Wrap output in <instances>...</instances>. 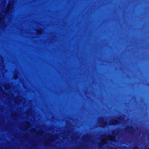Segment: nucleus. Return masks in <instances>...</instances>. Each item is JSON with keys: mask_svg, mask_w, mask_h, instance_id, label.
Listing matches in <instances>:
<instances>
[{"mask_svg": "<svg viewBox=\"0 0 149 149\" xmlns=\"http://www.w3.org/2000/svg\"><path fill=\"white\" fill-rule=\"evenodd\" d=\"M42 33V30L41 29H38L36 31V34L41 35Z\"/></svg>", "mask_w": 149, "mask_h": 149, "instance_id": "nucleus-8", "label": "nucleus"}, {"mask_svg": "<svg viewBox=\"0 0 149 149\" xmlns=\"http://www.w3.org/2000/svg\"><path fill=\"white\" fill-rule=\"evenodd\" d=\"M101 122L103 123L104 122V120H103V118H101Z\"/></svg>", "mask_w": 149, "mask_h": 149, "instance_id": "nucleus-13", "label": "nucleus"}, {"mask_svg": "<svg viewBox=\"0 0 149 149\" xmlns=\"http://www.w3.org/2000/svg\"><path fill=\"white\" fill-rule=\"evenodd\" d=\"M85 135H84V138H85ZM85 141V139H84V141Z\"/></svg>", "mask_w": 149, "mask_h": 149, "instance_id": "nucleus-16", "label": "nucleus"}, {"mask_svg": "<svg viewBox=\"0 0 149 149\" xmlns=\"http://www.w3.org/2000/svg\"><path fill=\"white\" fill-rule=\"evenodd\" d=\"M133 149H136V148H134Z\"/></svg>", "mask_w": 149, "mask_h": 149, "instance_id": "nucleus-18", "label": "nucleus"}, {"mask_svg": "<svg viewBox=\"0 0 149 149\" xmlns=\"http://www.w3.org/2000/svg\"><path fill=\"white\" fill-rule=\"evenodd\" d=\"M83 136L82 137V139H83Z\"/></svg>", "mask_w": 149, "mask_h": 149, "instance_id": "nucleus-17", "label": "nucleus"}, {"mask_svg": "<svg viewBox=\"0 0 149 149\" xmlns=\"http://www.w3.org/2000/svg\"><path fill=\"white\" fill-rule=\"evenodd\" d=\"M47 136H49V141L50 142H53L55 141V140L57 139L58 136L57 135H51L50 134H48Z\"/></svg>", "mask_w": 149, "mask_h": 149, "instance_id": "nucleus-4", "label": "nucleus"}, {"mask_svg": "<svg viewBox=\"0 0 149 149\" xmlns=\"http://www.w3.org/2000/svg\"><path fill=\"white\" fill-rule=\"evenodd\" d=\"M5 89L8 90L10 88V86L9 84H5L4 86Z\"/></svg>", "mask_w": 149, "mask_h": 149, "instance_id": "nucleus-7", "label": "nucleus"}, {"mask_svg": "<svg viewBox=\"0 0 149 149\" xmlns=\"http://www.w3.org/2000/svg\"><path fill=\"white\" fill-rule=\"evenodd\" d=\"M14 100L16 104H19L22 102V99L21 97L18 96L14 98Z\"/></svg>", "mask_w": 149, "mask_h": 149, "instance_id": "nucleus-5", "label": "nucleus"}, {"mask_svg": "<svg viewBox=\"0 0 149 149\" xmlns=\"http://www.w3.org/2000/svg\"><path fill=\"white\" fill-rule=\"evenodd\" d=\"M2 17H0V22H2Z\"/></svg>", "mask_w": 149, "mask_h": 149, "instance_id": "nucleus-14", "label": "nucleus"}, {"mask_svg": "<svg viewBox=\"0 0 149 149\" xmlns=\"http://www.w3.org/2000/svg\"><path fill=\"white\" fill-rule=\"evenodd\" d=\"M107 125V124H106V123H105L104 124V125H103V126H105L106 125Z\"/></svg>", "mask_w": 149, "mask_h": 149, "instance_id": "nucleus-15", "label": "nucleus"}, {"mask_svg": "<svg viewBox=\"0 0 149 149\" xmlns=\"http://www.w3.org/2000/svg\"><path fill=\"white\" fill-rule=\"evenodd\" d=\"M123 120L121 118H119L118 120L113 119L110 121V124L112 125L118 124L122 122Z\"/></svg>", "mask_w": 149, "mask_h": 149, "instance_id": "nucleus-3", "label": "nucleus"}, {"mask_svg": "<svg viewBox=\"0 0 149 149\" xmlns=\"http://www.w3.org/2000/svg\"><path fill=\"white\" fill-rule=\"evenodd\" d=\"M13 5V1L10 2L8 3L5 11L4 13L5 14H7L9 13L10 10L12 7Z\"/></svg>", "mask_w": 149, "mask_h": 149, "instance_id": "nucleus-2", "label": "nucleus"}, {"mask_svg": "<svg viewBox=\"0 0 149 149\" xmlns=\"http://www.w3.org/2000/svg\"><path fill=\"white\" fill-rule=\"evenodd\" d=\"M1 60H2V61H1V64H2V65H3V62H3V59H2V58H1Z\"/></svg>", "mask_w": 149, "mask_h": 149, "instance_id": "nucleus-12", "label": "nucleus"}, {"mask_svg": "<svg viewBox=\"0 0 149 149\" xmlns=\"http://www.w3.org/2000/svg\"><path fill=\"white\" fill-rule=\"evenodd\" d=\"M37 131H36L35 129H33L31 130V132L33 133H36L37 134Z\"/></svg>", "mask_w": 149, "mask_h": 149, "instance_id": "nucleus-9", "label": "nucleus"}, {"mask_svg": "<svg viewBox=\"0 0 149 149\" xmlns=\"http://www.w3.org/2000/svg\"><path fill=\"white\" fill-rule=\"evenodd\" d=\"M108 140L114 141H115V137L111 135H109L107 136H104L99 143V146H101L104 144H106L107 143Z\"/></svg>", "mask_w": 149, "mask_h": 149, "instance_id": "nucleus-1", "label": "nucleus"}, {"mask_svg": "<svg viewBox=\"0 0 149 149\" xmlns=\"http://www.w3.org/2000/svg\"><path fill=\"white\" fill-rule=\"evenodd\" d=\"M14 77L15 79H16L18 77L17 74H15V75H14Z\"/></svg>", "mask_w": 149, "mask_h": 149, "instance_id": "nucleus-11", "label": "nucleus"}, {"mask_svg": "<svg viewBox=\"0 0 149 149\" xmlns=\"http://www.w3.org/2000/svg\"><path fill=\"white\" fill-rule=\"evenodd\" d=\"M24 127L23 130H26L28 129L31 126V124L28 121H26L24 123Z\"/></svg>", "mask_w": 149, "mask_h": 149, "instance_id": "nucleus-6", "label": "nucleus"}, {"mask_svg": "<svg viewBox=\"0 0 149 149\" xmlns=\"http://www.w3.org/2000/svg\"><path fill=\"white\" fill-rule=\"evenodd\" d=\"M43 134V132L42 131H38L37 132V135H42Z\"/></svg>", "mask_w": 149, "mask_h": 149, "instance_id": "nucleus-10", "label": "nucleus"}]
</instances>
